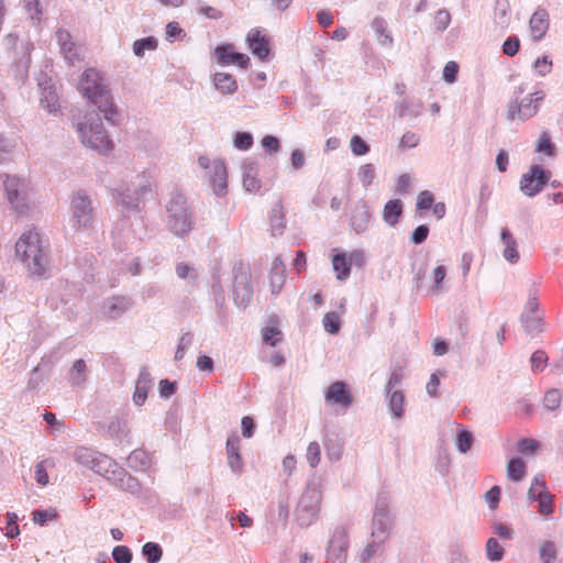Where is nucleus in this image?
<instances>
[{
	"label": "nucleus",
	"mask_w": 563,
	"mask_h": 563,
	"mask_svg": "<svg viewBox=\"0 0 563 563\" xmlns=\"http://www.w3.org/2000/svg\"><path fill=\"white\" fill-rule=\"evenodd\" d=\"M285 282V265L280 256H277L271 269L272 292H278Z\"/></svg>",
	"instance_id": "35"
},
{
	"label": "nucleus",
	"mask_w": 563,
	"mask_h": 563,
	"mask_svg": "<svg viewBox=\"0 0 563 563\" xmlns=\"http://www.w3.org/2000/svg\"><path fill=\"white\" fill-rule=\"evenodd\" d=\"M134 301L129 296H112L102 302V311L109 319H118L132 308Z\"/></svg>",
	"instance_id": "18"
},
{
	"label": "nucleus",
	"mask_w": 563,
	"mask_h": 563,
	"mask_svg": "<svg viewBox=\"0 0 563 563\" xmlns=\"http://www.w3.org/2000/svg\"><path fill=\"white\" fill-rule=\"evenodd\" d=\"M8 201L19 212H23L27 205H26V197L23 191V188H18L16 190L10 192L7 195Z\"/></svg>",
	"instance_id": "52"
},
{
	"label": "nucleus",
	"mask_w": 563,
	"mask_h": 563,
	"mask_svg": "<svg viewBox=\"0 0 563 563\" xmlns=\"http://www.w3.org/2000/svg\"><path fill=\"white\" fill-rule=\"evenodd\" d=\"M434 203V196L429 190H423L418 195L416 203V212H422L431 209Z\"/></svg>",
	"instance_id": "54"
},
{
	"label": "nucleus",
	"mask_w": 563,
	"mask_h": 563,
	"mask_svg": "<svg viewBox=\"0 0 563 563\" xmlns=\"http://www.w3.org/2000/svg\"><path fill=\"white\" fill-rule=\"evenodd\" d=\"M141 553L147 563H158L163 556V548L156 542H146Z\"/></svg>",
	"instance_id": "42"
},
{
	"label": "nucleus",
	"mask_w": 563,
	"mask_h": 563,
	"mask_svg": "<svg viewBox=\"0 0 563 563\" xmlns=\"http://www.w3.org/2000/svg\"><path fill=\"white\" fill-rule=\"evenodd\" d=\"M77 131L81 142L100 154H107L113 150V142L104 130L99 114H86L84 121L78 123Z\"/></svg>",
	"instance_id": "4"
},
{
	"label": "nucleus",
	"mask_w": 563,
	"mask_h": 563,
	"mask_svg": "<svg viewBox=\"0 0 563 563\" xmlns=\"http://www.w3.org/2000/svg\"><path fill=\"white\" fill-rule=\"evenodd\" d=\"M474 442V435L471 431L465 429L459 430L456 434V446L461 453H466L471 450Z\"/></svg>",
	"instance_id": "51"
},
{
	"label": "nucleus",
	"mask_w": 563,
	"mask_h": 563,
	"mask_svg": "<svg viewBox=\"0 0 563 563\" xmlns=\"http://www.w3.org/2000/svg\"><path fill=\"white\" fill-rule=\"evenodd\" d=\"M129 433L130 429L125 419L117 417L113 418L108 424L107 434L117 444L129 442Z\"/></svg>",
	"instance_id": "29"
},
{
	"label": "nucleus",
	"mask_w": 563,
	"mask_h": 563,
	"mask_svg": "<svg viewBox=\"0 0 563 563\" xmlns=\"http://www.w3.org/2000/svg\"><path fill=\"white\" fill-rule=\"evenodd\" d=\"M91 456H97V451L85 446L77 448L73 453L74 460L85 467L91 464Z\"/></svg>",
	"instance_id": "53"
},
{
	"label": "nucleus",
	"mask_w": 563,
	"mask_h": 563,
	"mask_svg": "<svg viewBox=\"0 0 563 563\" xmlns=\"http://www.w3.org/2000/svg\"><path fill=\"white\" fill-rule=\"evenodd\" d=\"M486 555L492 562H499L505 555V550L497 539L489 538L486 542Z\"/></svg>",
	"instance_id": "46"
},
{
	"label": "nucleus",
	"mask_w": 563,
	"mask_h": 563,
	"mask_svg": "<svg viewBox=\"0 0 563 563\" xmlns=\"http://www.w3.org/2000/svg\"><path fill=\"white\" fill-rule=\"evenodd\" d=\"M60 53L69 65H75L80 58L79 48L74 42L60 47Z\"/></svg>",
	"instance_id": "59"
},
{
	"label": "nucleus",
	"mask_w": 563,
	"mask_h": 563,
	"mask_svg": "<svg viewBox=\"0 0 563 563\" xmlns=\"http://www.w3.org/2000/svg\"><path fill=\"white\" fill-rule=\"evenodd\" d=\"M208 178L217 196L221 197L227 194L228 174L223 161L216 159L212 162L211 169L208 172Z\"/></svg>",
	"instance_id": "19"
},
{
	"label": "nucleus",
	"mask_w": 563,
	"mask_h": 563,
	"mask_svg": "<svg viewBox=\"0 0 563 563\" xmlns=\"http://www.w3.org/2000/svg\"><path fill=\"white\" fill-rule=\"evenodd\" d=\"M372 29L375 32L380 45L390 47L394 43L391 33L388 30L387 22L382 16H376L372 22Z\"/></svg>",
	"instance_id": "33"
},
{
	"label": "nucleus",
	"mask_w": 563,
	"mask_h": 563,
	"mask_svg": "<svg viewBox=\"0 0 563 563\" xmlns=\"http://www.w3.org/2000/svg\"><path fill=\"white\" fill-rule=\"evenodd\" d=\"M33 521L38 526H46L48 521L55 520L58 515L56 510H42L36 509L32 512Z\"/></svg>",
	"instance_id": "55"
},
{
	"label": "nucleus",
	"mask_w": 563,
	"mask_h": 563,
	"mask_svg": "<svg viewBox=\"0 0 563 563\" xmlns=\"http://www.w3.org/2000/svg\"><path fill=\"white\" fill-rule=\"evenodd\" d=\"M551 179V172L540 165H532L520 180V189L528 197H534L543 190Z\"/></svg>",
	"instance_id": "11"
},
{
	"label": "nucleus",
	"mask_w": 563,
	"mask_h": 563,
	"mask_svg": "<svg viewBox=\"0 0 563 563\" xmlns=\"http://www.w3.org/2000/svg\"><path fill=\"white\" fill-rule=\"evenodd\" d=\"M372 217L373 214L368 203L364 200L357 201L352 210L350 219L351 228L357 234L364 233L369 227Z\"/></svg>",
	"instance_id": "17"
},
{
	"label": "nucleus",
	"mask_w": 563,
	"mask_h": 563,
	"mask_svg": "<svg viewBox=\"0 0 563 563\" xmlns=\"http://www.w3.org/2000/svg\"><path fill=\"white\" fill-rule=\"evenodd\" d=\"M115 460L107 454L97 451V456H91V464L87 468L91 470L96 474L107 478L109 472L115 466Z\"/></svg>",
	"instance_id": "30"
},
{
	"label": "nucleus",
	"mask_w": 563,
	"mask_h": 563,
	"mask_svg": "<svg viewBox=\"0 0 563 563\" xmlns=\"http://www.w3.org/2000/svg\"><path fill=\"white\" fill-rule=\"evenodd\" d=\"M232 272L234 302L238 307L245 308L253 298L250 265L243 261L235 262Z\"/></svg>",
	"instance_id": "9"
},
{
	"label": "nucleus",
	"mask_w": 563,
	"mask_h": 563,
	"mask_svg": "<svg viewBox=\"0 0 563 563\" xmlns=\"http://www.w3.org/2000/svg\"><path fill=\"white\" fill-rule=\"evenodd\" d=\"M402 207L404 205L401 200H389L384 207L383 218L385 222H387L390 225L397 224L402 214Z\"/></svg>",
	"instance_id": "36"
},
{
	"label": "nucleus",
	"mask_w": 563,
	"mask_h": 563,
	"mask_svg": "<svg viewBox=\"0 0 563 563\" xmlns=\"http://www.w3.org/2000/svg\"><path fill=\"white\" fill-rule=\"evenodd\" d=\"M548 361H549V356L545 351H543V350L534 351L530 357L531 371L534 374L543 372L548 364Z\"/></svg>",
	"instance_id": "49"
},
{
	"label": "nucleus",
	"mask_w": 563,
	"mask_h": 563,
	"mask_svg": "<svg viewBox=\"0 0 563 563\" xmlns=\"http://www.w3.org/2000/svg\"><path fill=\"white\" fill-rule=\"evenodd\" d=\"M137 181L130 185L122 183L113 189L115 202L125 210L140 211V205L151 192V185L144 175H137Z\"/></svg>",
	"instance_id": "6"
},
{
	"label": "nucleus",
	"mask_w": 563,
	"mask_h": 563,
	"mask_svg": "<svg viewBox=\"0 0 563 563\" xmlns=\"http://www.w3.org/2000/svg\"><path fill=\"white\" fill-rule=\"evenodd\" d=\"M350 146L355 156H362L369 152V145L360 135L352 136Z\"/></svg>",
	"instance_id": "60"
},
{
	"label": "nucleus",
	"mask_w": 563,
	"mask_h": 563,
	"mask_svg": "<svg viewBox=\"0 0 563 563\" xmlns=\"http://www.w3.org/2000/svg\"><path fill=\"white\" fill-rule=\"evenodd\" d=\"M112 558L115 563H131L133 553L126 545H117L112 551Z\"/></svg>",
	"instance_id": "56"
},
{
	"label": "nucleus",
	"mask_w": 563,
	"mask_h": 563,
	"mask_svg": "<svg viewBox=\"0 0 563 563\" xmlns=\"http://www.w3.org/2000/svg\"><path fill=\"white\" fill-rule=\"evenodd\" d=\"M247 43L252 53L261 60H268L271 54L269 38L262 35L258 30H251L247 34Z\"/></svg>",
	"instance_id": "20"
},
{
	"label": "nucleus",
	"mask_w": 563,
	"mask_h": 563,
	"mask_svg": "<svg viewBox=\"0 0 563 563\" xmlns=\"http://www.w3.org/2000/svg\"><path fill=\"white\" fill-rule=\"evenodd\" d=\"M544 97L545 95L543 91H537L522 98L521 100H519L517 96L508 103L507 119L510 121L516 119L526 121L534 117L538 113Z\"/></svg>",
	"instance_id": "10"
},
{
	"label": "nucleus",
	"mask_w": 563,
	"mask_h": 563,
	"mask_svg": "<svg viewBox=\"0 0 563 563\" xmlns=\"http://www.w3.org/2000/svg\"><path fill=\"white\" fill-rule=\"evenodd\" d=\"M272 235L278 236L286 228L284 208L280 202L276 203L269 214Z\"/></svg>",
	"instance_id": "34"
},
{
	"label": "nucleus",
	"mask_w": 563,
	"mask_h": 563,
	"mask_svg": "<svg viewBox=\"0 0 563 563\" xmlns=\"http://www.w3.org/2000/svg\"><path fill=\"white\" fill-rule=\"evenodd\" d=\"M422 110L423 102L420 99L405 97L395 104V112L399 118H416L421 114Z\"/></svg>",
	"instance_id": "24"
},
{
	"label": "nucleus",
	"mask_w": 563,
	"mask_h": 563,
	"mask_svg": "<svg viewBox=\"0 0 563 563\" xmlns=\"http://www.w3.org/2000/svg\"><path fill=\"white\" fill-rule=\"evenodd\" d=\"M153 463L151 453L143 449H135L130 453L126 460L128 466L136 472H146Z\"/></svg>",
	"instance_id": "27"
},
{
	"label": "nucleus",
	"mask_w": 563,
	"mask_h": 563,
	"mask_svg": "<svg viewBox=\"0 0 563 563\" xmlns=\"http://www.w3.org/2000/svg\"><path fill=\"white\" fill-rule=\"evenodd\" d=\"M519 49H520V40L516 35L507 37L503 44V53L506 56L512 57L519 52Z\"/></svg>",
	"instance_id": "62"
},
{
	"label": "nucleus",
	"mask_w": 563,
	"mask_h": 563,
	"mask_svg": "<svg viewBox=\"0 0 563 563\" xmlns=\"http://www.w3.org/2000/svg\"><path fill=\"white\" fill-rule=\"evenodd\" d=\"M333 269L336 273L339 280H345L351 274V262L346 257V254L341 253L333 256L332 260Z\"/></svg>",
	"instance_id": "40"
},
{
	"label": "nucleus",
	"mask_w": 563,
	"mask_h": 563,
	"mask_svg": "<svg viewBox=\"0 0 563 563\" xmlns=\"http://www.w3.org/2000/svg\"><path fill=\"white\" fill-rule=\"evenodd\" d=\"M70 222L77 230L95 227L96 209L90 196L84 189L76 190L70 199Z\"/></svg>",
	"instance_id": "7"
},
{
	"label": "nucleus",
	"mask_w": 563,
	"mask_h": 563,
	"mask_svg": "<svg viewBox=\"0 0 563 563\" xmlns=\"http://www.w3.org/2000/svg\"><path fill=\"white\" fill-rule=\"evenodd\" d=\"M283 339L284 334L277 327V322L271 319L268 325L263 329V342L267 345L276 346Z\"/></svg>",
	"instance_id": "38"
},
{
	"label": "nucleus",
	"mask_w": 563,
	"mask_h": 563,
	"mask_svg": "<svg viewBox=\"0 0 563 563\" xmlns=\"http://www.w3.org/2000/svg\"><path fill=\"white\" fill-rule=\"evenodd\" d=\"M15 255L33 276H43L49 267V243L36 230H29L19 238Z\"/></svg>",
	"instance_id": "1"
},
{
	"label": "nucleus",
	"mask_w": 563,
	"mask_h": 563,
	"mask_svg": "<svg viewBox=\"0 0 563 563\" xmlns=\"http://www.w3.org/2000/svg\"><path fill=\"white\" fill-rule=\"evenodd\" d=\"M258 165L253 159H245L242 164L243 187L249 192L261 189V180L257 178Z\"/></svg>",
	"instance_id": "21"
},
{
	"label": "nucleus",
	"mask_w": 563,
	"mask_h": 563,
	"mask_svg": "<svg viewBox=\"0 0 563 563\" xmlns=\"http://www.w3.org/2000/svg\"><path fill=\"white\" fill-rule=\"evenodd\" d=\"M500 241L504 244L503 256L510 264H516L519 258L518 244L508 228H504L500 232Z\"/></svg>",
	"instance_id": "26"
},
{
	"label": "nucleus",
	"mask_w": 563,
	"mask_h": 563,
	"mask_svg": "<svg viewBox=\"0 0 563 563\" xmlns=\"http://www.w3.org/2000/svg\"><path fill=\"white\" fill-rule=\"evenodd\" d=\"M158 42L154 36H147L140 40H136L133 43V53L137 57H142L145 54V51H155L157 48Z\"/></svg>",
	"instance_id": "43"
},
{
	"label": "nucleus",
	"mask_w": 563,
	"mask_h": 563,
	"mask_svg": "<svg viewBox=\"0 0 563 563\" xmlns=\"http://www.w3.org/2000/svg\"><path fill=\"white\" fill-rule=\"evenodd\" d=\"M556 556V549L552 541H547L540 549V558L543 563H551Z\"/></svg>",
	"instance_id": "64"
},
{
	"label": "nucleus",
	"mask_w": 563,
	"mask_h": 563,
	"mask_svg": "<svg viewBox=\"0 0 563 563\" xmlns=\"http://www.w3.org/2000/svg\"><path fill=\"white\" fill-rule=\"evenodd\" d=\"M562 393L560 389H549L543 397V406L549 411H554L561 406Z\"/></svg>",
	"instance_id": "48"
},
{
	"label": "nucleus",
	"mask_w": 563,
	"mask_h": 563,
	"mask_svg": "<svg viewBox=\"0 0 563 563\" xmlns=\"http://www.w3.org/2000/svg\"><path fill=\"white\" fill-rule=\"evenodd\" d=\"M389 496L387 493H379L376 497L371 538H378L379 540L387 541L394 519L389 509Z\"/></svg>",
	"instance_id": "8"
},
{
	"label": "nucleus",
	"mask_w": 563,
	"mask_h": 563,
	"mask_svg": "<svg viewBox=\"0 0 563 563\" xmlns=\"http://www.w3.org/2000/svg\"><path fill=\"white\" fill-rule=\"evenodd\" d=\"M322 493L319 485L314 482L309 483L301 494L295 517L301 528H308L316 522L321 507Z\"/></svg>",
	"instance_id": "5"
},
{
	"label": "nucleus",
	"mask_w": 563,
	"mask_h": 563,
	"mask_svg": "<svg viewBox=\"0 0 563 563\" xmlns=\"http://www.w3.org/2000/svg\"><path fill=\"white\" fill-rule=\"evenodd\" d=\"M71 294L73 286L68 283L59 282L47 297V302L52 309L57 310L62 306L69 303Z\"/></svg>",
	"instance_id": "23"
},
{
	"label": "nucleus",
	"mask_w": 563,
	"mask_h": 563,
	"mask_svg": "<svg viewBox=\"0 0 563 563\" xmlns=\"http://www.w3.org/2000/svg\"><path fill=\"white\" fill-rule=\"evenodd\" d=\"M321 450L318 442H310L307 449V460L311 467H316L320 462Z\"/></svg>",
	"instance_id": "63"
},
{
	"label": "nucleus",
	"mask_w": 563,
	"mask_h": 563,
	"mask_svg": "<svg viewBox=\"0 0 563 563\" xmlns=\"http://www.w3.org/2000/svg\"><path fill=\"white\" fill-rule=\"evenodd\" d=\"M167 227L177 236L187 235L194 228L192 208L183 192L175 189L166 203Z\"/></svg>",
	"instance_id": "3"
},
{
	"label": "nucleus",
	"mask_w": 563,
	"mask_h": 563,
	"mask_svg": "<svg viewBox=\"0 0 563 563\" xmlns=\"http://www.w3.org/2000/svg\"><path fill=\"white\" fill-rule=\"evenodd\" d=\"M49 81L51 80H45L38 84L41 88L40 100L44 109H46L49 113H56L59 109L58 96Z\"/></svg>",
	"instance_id": "28"
},
{
	"label": "nucleus",
	"mask_w": 563,
	"mask_h": 563,
	"mask_svg": "<svg viewBox=\"0 0 563 563\" xmlns=\"http://www.w3.org/2000/svg\"><path fill=\"white\" fill-rule=\"evenodd\" d=\"M212 82L218 91L223 95H233L238 90V81L228 73H216Z\"/></svg>",
	"instance_id": "31"
},
{
	"label": "nucleus",
	"mask_w": 563,
	"mask_h": 563,
	"mask_svg": "<svg viewBox=\"0 0 563 563\" xmlns=\"http://www.w3.org/2000/svg\"><path fill=\"white\" fill-rule=\"evenodd\" d=\"M388 406L394 416V418L400 419L404 417V407H405V395L401 390H394L387 395Z\"/></svg>",
	"instance_id": "39"
},
{
	"label": "nucleus",
	"mask_w": 563,
	"mask_h": 563,
	"mask_svg": "<svg viewBox=\"0 0 563 563\" xmlns=\"http://www.w3.org/2000/svg\"><path fill=\"white\" fill-rule=\"evenodd\" d=\"M214 54L221 65L235 64L241 68H247L250 65V57L242 53L234 52V45L230 43L218 45Z\"/></svg>",
	"instance_id": "15"
},
{
	"label": "nucleus",
	"mask_w": 563,
	"mask_h": 563,
	"mask_svg": "<svg viewBox=\"0 0 563 563\" xmlns=\"http://www.w3.org/2000/svg\"><path fill=\"white\" fill-rule=\"evenodd\" d=\"M324 330L330 334H336L341 330V320L336 312H327L322 320Z\"/></svg>",
	"instance_id": "50"
},
{
	"label": "nucleus",
	"mask_w": 563,
	"mask_h": 563,
	"mask_svg": "<svg viewBox=\"0 0 563 563\" xmlns=\"http://www.w3.org/2000/svg\"><path fill=\"white\" fill-rule=\"evenodd\" d=\"M385 540H379L378 538H372V541L366 545V548L361 553V562L367 563L371 559L376 556L383 551L382 545L385 543Z\"/></svg>",
	"instance_id": "45"
},
{
	"label": "nucleus",
	"mask_w": 563,
	"mask_h": 563,
	"mask_svg": "<svg viewBox=\"0 0 563 563\" xmlns=\"http://www.w3.org/2000/svg\"><path fill=\"white\" fill-rule=\"evenodd\" d=\"M233 143L238 150L247 151L253 145V135L250 132H236Z\"/></svg>",
	"instance_id": "57"
},
{
	"label": "nucleus",
	"mask_w": 563,
	"mask_h": 563,
	"mask_svg": "<svg viewBox=\"0 0 563 563\" xmlns=\"http://www.w3.org/2000/svg\"><path fill=\"white\" fill-rule=\"evenodd\" d=\"M553 498L554 496L548 490H539L538 493V511L543 516H549L553 512Z\"/></svg>",
	"instance_id": "47"
},
{
	"label": "nucleus",
	"mask_w": 563,
	"mask_h": 563,
	"mask_svg": "<svg viewBox=\"0 0 563 563\" xmlns=\"http://www.w3.org/2000/svg\"><path fill=\"white\" fill-rule=\"evenodd\" d=\"M360 181L364 187H368L375 178V167L373 164H365L358 170Z\"/></svg>",
	"instance_id": "61"
},
{
	"label": "nucleus",
	"mask_w": 563,
	"mask_h": 563,
	"mask_svg": "<svg viewBox=\"0 0 563 563\" xmlns=\"http://www.w3.org/2000/svg\"><path fill=\"white\" fill-rule=\"evenodd\" d=\"M520 322L528 335L536 336L543 331L542 313L529 314L521 313Z\"/></svg>",
	"instance_id": "32"
},
{
	"label": "nucleus",
	"mask_w": 563,
	"mask_h": 563,
	"mask_svg": "<svg viewBox=\"0 0 563 563\" xmlns=\"http://www.w3.org/2000/svg\"><path fill=\"white\" fill-rule=\"evenodd\" d=\"M87 379V365L82 358H79L74 362L69 373L68 380L71 386H80Z\"/></svg>",
	"instance_id": "37"
},
{
	"label": "nucleus",
	"mask_w": 563,
	"mask_h": 563,
	"mask_svg": "<svg viewBox=\"0 0 563 563\" xmlns=\"http://www.w3.org/2000/svg\"><path fill=\"white\" fill-rule=\"evenodd\" d=\"M347 534L343 527L335 528L327 549V563H346Z\"/></svg>",
	"instance_id": "13"
},
{
	"label": "nucleus",
	"mask_w": 563,
	"mask_h": 563,
	"mask_svg": "<svg viewBox=\"0 0 563 563\" xmlns=\"http://www.w3.org/2000/svg\"><path fill=\"white\" fill-rule=\"evenodd\" d=\"M194 341V334L191 332H185L178 343L176 353H175V360L180 361L184 358L186 350L192 344Z\"/></svg>",
	"instance_id": "58"
},
{
	"label": "nucleus",
	"mask_w": 563,
	"mask_h": 563,
	"mask_svg": "<svg viewBox=\"0 0 563 563\" xmlns=\"http://www.w3.org/2000/svg\"><path fill=\"white\" fill-rule=\"evenodd\" d=\"M241 439L236 433H231L225 443V451L228 457V465L230 470L238 475L244 471V462L241 455Z\"/></svg>",
	"instance_id": "16"
},
{
	"label": "nucleus",
	"mask_w": 563,
	"mask_h": 563,
	"mask_svg": "<svg viewBox=\"0 0 563 563\" xmlns=\"http://www.w3.org/2000/svg\"><path fill=\"white\" fill-rule=\"evenodd\" d=\"M106 479L118 489L131 495H139L142 489L140 481L120 466L118 462H115V466L110 470Z\"/></svg>",
	"instance_id": "12"
},
{
	"label": "nucleus",
	"mask_w": 563,
	"mask_h": 563,
	"mask_svg": "<svg viewBox=\"0 0 563 563\" xmlns=\"http://www.w3.org/2000/svg\"><path fill=\"white\" fill-rule=\"evenodd\" d=\"M79 90L85 98L103 113L107 121L111 123L115 122V115L118 114L117 108L98 70L89 68L84 71L79 82Z\"/></svg>",
	"instance_id": "2"
},
{
	"label": "nucleus",
	"mask_w": 563,
	"mask_h": 563,
	"mask_svg": "<svg viewBox=\"0 0 563 563\" xmlns=\"http://www.w3.org/2000/svg\"><path fill=\"white\" fill-rule=\"evenodd\" d=\"M153 378L146 368H143L135 383L133 401L136 406H142L147 399V393L152 388Z\"/></svg>",
	"instance_id": "25"
},
{
	"label": "nucleus",
	"mask_w": 563,
	"mask_h": 563,
	"mask_svg": "<svg viewBox=\"0 0 563 563\" xmlns=\"http://www.w3.org/2000/svg\"><path fill=\"white\" fill-rule=\"evenodd\" d=\"M507 475L514 482H520L526 475V463L521 457H512L507 465Z\"/></svg>",
	"instance_id": "41"
},
{
	"label": "nucleus",
	"mask_w": 563,
	"mask_h": 563,
	"mask_svg": "<svg viewBox=\"0 0 563 563\" xmlns=\"http://www.w3.org/2000/svg\"><path fill=\"white\" fill-rule=\"evenodd\" d=\"M325 400L332 405L349 408L353 404V395L349 385L343 380L332 383L325 391Z\"/></svg>",
	"instance_id": "14"
},
{
	"label": "nucleus",
	"mask_w": 563,
	"mask_h": 563,
	"mask_svg": "<svg viewBox=\"0 0 563 563\" xmlns=\"http://www.w3.org/2000/svg\"><path fill=\"white\" fill-rule=\"evenodd\" d=\"M530 30L534 41H540L549 30V13L544 8H538L530 18Z\"/></svg>",
	"instance_id": "22"
},
{
	"label": "nucleus",
	"mask_w": 563,
	"mask_h": 563,
	"mask_svg": "<svg viewBox=\"0 0 563 563\" xmlns=\"http://www.w3.org/2000/svg\"><path fill=\"white\" fill-rule=\"evenodd\" d=\"M536 151L539 153H544L545 155L551 157L556 155V147L552 142L551 135L548 131H543L540 134Z\"/></svg>",
	"instance_id": "44"
}]
</instances>
